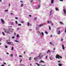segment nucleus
Instances as JSON below:
<instances>
[{
	"label": "nucleus",
	"mask_w": 66,
	"mask_h": 66,
	"mask_svg": "<svg viewBox=\"0 0 66 66\" xmlns=\"http://www.w3.org/2000/svg\"><path fill=\"white\" fill-rule=\"evenodd\" d=\"M11 57L13 56V54H11Z\"/></svg>",
	"instance_id": "412c9836"
},
{
	"label": "nucleus",
	"mask_w": 66,
	"mask_h": 66,
	"mask_svg": "<svg viewBox=\"0 0 66 66\" xmlns=\"http://www.w3.org/2000/svg\"><path fill=\"white\" fill-rule=\"evenodd\" d=\"M7 44L8 45H10L11 44V42H8L7 43Z\"/></svg>",
	"instance_id": "9d476101"
},
{
	"label": "nucleus",
	"mask_w": 66,
	"mask_h": 66,
	"mask_svg": "<svg viewBox=\"0 0 66 66\" xmlns=\"http://www.w3.org/2000/svg\"><path fill=\"white\" fill-rule=\"evenodd\" d=\"M53 1H54V0H51V3H53Z\"/></svg>",
	"instance_id": "1a4fd4ad"
},
{
	"label": "nucleus",
	"mask_w": 66,
	"mask_h": 66,
	"mask_svg": "<svg viewBox=\"0 0 66 66\" xmlns=\"http://www.w3.org/2000/svg\"><path fill=\"white\" fill-rule=\"evenodd\" d=\"M30 66H32V64H30Z\"/></svg>",
	"instance_id": "69168bd1"
},
{
	"label": "nucleus",
	"mask_w": 66,
	"mask_h": 66,
	"mask_svg": "<svg viewBox=\"0 0 66 66\" xmlns=\"http://www.w3.org/2000/svg\"><path fill=\"white\" fill-rule=\"evenodd\" d=\"M0 39L1 40H2V38H0Z\"/></svg>",
	"instance_id": "49530a36"
},
{
	"label": "nucleus",
	"mask_w": 66,
	"mask_h": 66,
	"mask_svg": "<svg viewBox=\"0 0 66 66\" xmlns=\"http://www.w3.org/2000/svg\"><path fill=\"white\" fill-rule=\"evenodd\" d=\"M21 23H24V21H22L21 22Z\"/></svg>",
	"instance_id": "b1692460"
},
{
	"label": "nucleus",
	"mask_w": 66,
	"mask_h": 66,
	"mask_svg": "<svg viewBox=\"0 0 66 66\" xmlns=\"http://www.w3.org/2000/svg\"><path fill=\"white\" fill-rule=\"evenodd\" d=\"M60 33H61V31H58L57 34H58V35H59V34H60Z\"/></svg>",
	"instance_id": "423d86ee"
},
{
	"label": "nucleus",
	"mask_w": 66,
	"mask_h": 66,
	"mask_svg": "<svg viewBox=\"0 0 66 66\" xmlns=\"http://www.w3.org/2000/svg\"><path fill=\"white\" fill-rule=\"evenodd\" d=\"M56 59H62V56H60L59 55L57 54L56 56Z\"/></svg>",
	"instance_id": "f257e3e1"
},
{
	"label": "nucleus",
	"mask_w": 66,
	"mask_h": 66,
	"mask_svg": "<svg viewBox=\"0 0 66 66\" xmlns=\"http://www.w3.org/2000/svg\"><path fill=\"white\" fill-rule=\"evenodd\" d=\"M14 35H15V36L16 35V33L14 32Z\"/></svg>",
	"instance_id": "8fccbe9b"
},
{
	"label": "nucleus",
	"mask_w": 66,
	"mask_h": 66,
	"mask_svg": "<svg viewBox=\"0 0 66 66\" xmlns=\"http://www.w3.org/2000/svg\"><path fill=\"white\" fill-rule=\"evenodd\" d=\"M63 12H64V13L65 14H66V10H63Z\"/></svg>",
	"instance_id": "6e6552de"
},
{
	"label": "nucleus",
	"mask_w": 66,
	"mask_h": 66,
	"mask_svg": "<svg viewBox=\"0 0 66 66\" xmlns=\"http://www.w3.org/2000/svg\"><path fill=\"white\" fill-rule=\"evenodd\" d=\"M5 47L6 48H7V47H7V46H5Z\"/></svg>",
	"instance_id": "e433bc0d"
},
{
	"label": "nucleus",
	"mask_w": 66,
	"mask_h": 66,
	"mask_svg": "<svg viewBox=\"0 0 66 66\" xmlns=\"http://www.w3.org/2000/svg\"><path fill=\"white\" fill-rule=\"evenodd\" d=\"M62 47L63 49H64V46L63 44L62 45Z\"/></svg>",
	"instance_id": "0eeeda50"
},
{
	"label": "nucleus",
	"mask_w": 66,
	"mask_h": 66,
	"mask_svg": "<svg viewBox=\"0 0 66 66\" xmlns=\"http://www.w3.org/2000/svg\"><path fill=\"white\" fill-rule=\"evenodd\" d=\"M3 64H6V63H5V62H3Z\"/></svg>",
	"instance_id": "37998d69"
},
{
	"label": "nucleus",
	"mask_w": 66,
	"mask_h": 66,
	"mask_svg": "<svg viewBox=\"0 0 66 66\" xmlns=\"http://www.w3.org/2000/svg\"><path fill=\"white\" fill-rule=\"evenodd\" d=\"M38 8H39V7H40V5L38 6Z\"/></svg>",
	"instance_id": "de8ad7c7"
},
{
	"label": "nucleus",
	"mask_w": 66,
	"mask_h": 66,
	"mask_svg": "<svg viewBox=\"0 0 66 66\" xmlns=\"http://www.w3.org/2000/svg\"><path fill=\"white\" fill-rule=\"evenodd\" d=\"M50 44L51 45H52V43L51 42H50Z\"/></svg>",
	"instance_id": "c9c22d12"
},
{
	"label": "nucleus",
	"mask_w": 66,
	"mask_h": 66,
	"mask_svg": "<svg viewBox=\"0 0 66 66\" xmlns=\"http://www.w3.org/2000/svg\"><path fill=\"white\" fill-rule=\"evenodd\" d=\"M49 22H50V21H48V23H49Z\"/></svg>",
	"instance_id": "3c124183"
},
{
	"label": "nucleus",
	"mask_w": 66,
	"mask_h": 66,
	"mask_svg": "<svg viewBox=\"0 0 66 66\" xmlns=\"http://www.w3.org/2000/svg\"><path fill=\"white\" fill-rule=\"evenodd\" d=\"M31 59H32V58L31 57H30L29 58V60H31Z\"/></svg>",
	"instance_id": "9b49d317"
},
{
	"label": "nucleus",
	"mask_w": 66,
	"mask_h": 66,
	"mask_svg": "<svg viewBox=\"0 0 66 66\" xmlns=\"http://www.w3.org/2000/svg\"><path fill=\"white\" fill-rule=\"evenodd\" d=\"M35 19H36V18H35Z\"/></svg>",
	"instance_id": "680f3d73"
},
{
	"label": "nucleus",
	"mask_w": 66,
	"mask_h": 66,
	"mask_svg": "<svg viewBox=\"0 0 66 66\" xmlns=\"http://www.w3.org/2000/svg\"><path fill=\"white\" fill-rule=\"evenodd\" d=\"M53 50H55V48H53Z\"/></svg>",
	"instance_id": "0e129e2a"
},
{
	"label": "nucleus",
	"mask_w": 66,
	"mask_h": 66,
	"mask_svg": "<svg viewBox=\"0 0 66 66\" xmlns=\"http://www.w3.org/2000/svg\"><path fill=\"white\" fill-rule=\"evenodd\" d=\"M5 12H8V10H5Z\"/></svg>",
	"instance_id": "dca6fc26"
},
{
	"label": "nucleus",
	"mask_w": 66,
	"mask_h": 66,
	"mask_svg": "<svg viewBox=\"0 0 66 66\" xmlns=\"http://www.w3.org/2000/svg\"><path fill=\"white\" fill-rule=\"evenodd\" d=\"M9 30L11 32H13V30H14V29H11L10 28H9Z\"/></svg>",
	"instance_id": "20e7f679"
},
{
	"label": "nucleus",
	"mask_w": 66,
	"mask_h": 66,
	"mask_svg": "<svg viewBox=\"0 0 66 66\" xmlns=\"http://www.w3.org/2000/svg\"><path fill=\"white\" fill-rule=\"evenodd\" d=\"M39 1V2H40V0H38Z\"/></svg>",
	"instance_id": "4d7b16f0"
},
{
	"label": "nucleus",
	"mask_w": 66,
	"mask_h": 66,
	"mask_svg": "<svg viewBox=\"0 0 66 66\" xmlns=\"http://www.w3.org/2000/svg\"><path fill=\"white\" fill-rule=\"evenodd\" d=\"M36 64H37V65L38 66H39V64H38V63H36Z\"/></svg>",
	"instance_id": "c85d7f7f"
},
{
	"label": "nucleus",
	"mask_w": 66,
	"mask_h": 66,
	"mask_svg": "<svg viewBox=\"0 0 66 66\" xmlns=\"http://www.w3.org/2000/svg\"><path fill=\"white\" fill-rule=\"evenodd\" d=\"M14 49V47H12V48H11V50H13V49Z\"/></svg>",
	"instance_id": "f3484780"
},
{
	"label": "nucleus",
	"mask_w": 66,
	"mask_h": 66,
	"mask_svg": "<svg viewBox=\"0 0 66 66\" xmlns=\"http://www.w3.org/2000/svg\"><path fill=\"white\" fill-rule=\"evenodd\" d=\"M15 42H17V43L19 42L17 40H15Z\"/></svg>",
	"instance_id": "ea45409f"
},
{
	"label": "nucleus",
	"mask_w": 66,
	"mask_h": 66,
	"mask_svg": "<svg viewBox=\"0 0 66 66\" xmlns=\"http://www.w3.org/2000/svg\"><path fill=\"white\" fill-rule=\"evenodd\" d=\"M10 40L8 39L6 40V43H9L10 42Z\"/></svg>",
	"instance_id": "39448f33"
},
{
	"label": "nucleus",
	"mask_w": 66,
	"mask_h": 66,
	"mask_svg": "<svg viewBox=\"0 0 66 66\" xmlns=\"http://www.w3.org/2000/svg\"><path fill=\"white\" fill-rule=\"evenodd\" d=\"M7 33H9V31H8L7 32Z\"/></svg>",
	"instance_id": "864d4df0"
},
{
	"label": "nucleus",
	"mask_w": 66,
	"mask_h": 66,
	"mask_svg": "<svg viewBox=\"0 0 66 66\" xmlns=\"http://www.w3.org/2000/svg\"><path fill=\"white\" fill-rule=\"evenodd\" d=\"M19 56V57H22V55H20Z\"/></svg>",
	"instance_id": "5701e85b"
},
{
	"label": "nucleus",
	"mask_w": 66,
	"mask_h": 66,
	"mask_svg": "<svg viewBox=\"0 0 66 66\" xmlns=\"http://www.w3.org/2000/svg\"><path fill=\"white\" fill-rule=\"evenodd\" d=\"M1 21L2 22V23L4 24V23H5V22H4V20H3L2 19H1Z\"/></svg>",
	"instance_id": "7ed1b4c3"
},
{
	"label": "nucleus",
	"mask_w": 66,
	"mask_h": 66,
	"mask_svg": "<svg viewBox=\"0 0 66 66\" xmlns=\"http://www.w3.org/2000/svg\"><path fill=\"white\" fill-rule=\"evenodd\" d=\"M49 29L50 30H51V28H50V26L49 27Z\"/></svg>",
	"instance_id": "2f4dec72"
},
{
	"label": "nucleus",
	"mask_w": 66,
	"mask_h": 66,
	"mask_svg": "<svg viewBox=\"0 0 66 66\" xmlns=\"http://www.w3.org/2000/svg\"><path fill=\"white\" fill-rule=\"evenodd\" d=\"M48 52H50V50H48Z\"/></svg>",
	"instance_id": "052dcab7"
},
{
	"label": "nucleus",
	"mask_w": 66,
	"mask_h": 66,
	"mask_svg": "<svg viewBox=\"0 0 66 66\" xmlns=\"http://www.w3.org/2000/svg\"><path fill=\"white\" fill-rule=\"evenodd\" d=\"M60 29V28H57V31H58V29Z\"/></svg>",
	"instance_id": "a19ab883"
},
{
	"label": "nucleus",
	"mask_w": 66,
	"mask_h": 66,
	"mask_svg": "<svg viewBox=\"0 0 66 66\" xmlns=\"http://www.w3.org/2000/svg\"><path fill=\"white\" fill-rule=\"evenodd\" d=\"M4 66V65L3 64H2L1 65V66Z\"/></svg>",
	"instance_id": "09e8293b"
},
{
	"label": "nucleus",
	"mask_w": 66,
	"mask_h": 66,
	"mask_svg": "<svg viewBox=\"0 0 66 66\" xmlns=\"http://www.w3.org/2000/svg\"><path fill=\"white\" fill-rule=\"evenodd\" d=\"M15 19H18V18L16 17L15 18Z\"/></svg>",
	"instance_id": "72a5a7b5"
},
{
	"label": "nucleus",
	"mask_w": 66,
	"mask_h": 66,
	"mask_svg": "<svg viewBox=\"0 0 66 66\" xmlns=\"http://www.w3.org/2000/svg\"><path fill=\"white\" fill-rule=\"evenodd\" d=\"M24 54H26V52L24 51Z\"/></svg>",
	"instance_id": "a18cd8bd"
},
{
	"label": "nucleus",
	"mask_w": 66,
	"mask_h": 66,
	"mask_svg": "<svg viewBox=\"0 0 66 66\" xmlns=\"http://www.w3.org/2000/svg\"><path fill=\"white\" fill-rule=\"evenodd\" d=\"M41 63H45V62H44V61H43L42 60H41Z\"/></svg>",
	"instance_id": "f8f14e48"
},
{
	"label": "nucleus",
	"mask_w": 66,
	"mask_h": 66,
	"mask_svg": "<svg viewBox=\"0 0 66 66\" xmlns=\"http://www.w3.org/2000/svg\"><path fill=\"white\" fill-rule=\"evenodd\" d=\"M58 63H61V61H60L59 60L58 61Z\"/></svg>",
	"instance_id": "7c9ffc66"
},
{
	"label": "nucleus",
	"mask_w": 66,
	"mask_h": 66,
	"mask_svg": "<svg viewBox=\"0 0 66 66\" xmlns=\"http://www.w3.org/2000/svg\"><path fill=\"white\" fill-rule=\"evenodd\" d=\"M18 26H21V24H18Z\"/></svg>",
	"instance_id": "2eb2a0df"
},
{
	"label": "nucleus",
	"mask_w": 66,
	"mask_h": 66,
	"mask_svg": "<svg viewBox=\"0 0 66 66\" xmlns=\"http://www.w3.org/2000/svg\"><path fill=\"white\" fill-rule=\"evenodd\" d=\"M63 40V38H61V41H62Z\"/></svg>",
	"instance_id": "58836bf2"
},
{
	"label": "nucleus",
	"mask_w": 66,
	"mask_h": 66,
	"mask_svg": "<svg viewBox=\"0 0 66 66\" xmlns=\"http://www.w3.org/2000/svg\"><path fill=\"white\" fill-rule=\"evenodd\" d=\"M48 58V55H47L46 57V59H47V58Z\"/></svg>",
	"instance_id": "cd10ccee"
},
{
	"label": "nucleus",
	"mask_w": 66,
	"mask_h": 66,
	"mask_svg": "<svg viewBox=\"0 0 66 66\" xmlns=\"http://www.w3.org/2000/svg\"><path fill=\"white\" fill-rule=\"evenodd\" d=\"M55 9L56 11H58V9L57 8H56Z\"/></svg>",
	"instance_id": "bb28decb"
},
{
	"label": "nucleus",
	"mask_w": 66,
	"mask_h": 66,
	"mask_svg": "<svg viewBox=\"0 0 66 66\" xmlns=\"http://www.w3.org/2000/svg\"><path fill=\"white\" fill-rule=\"evenodd\" d=\"M7 54H8V55L9 54V53H7Z\"/></svg>",
	"instance_id": "bf43d9fd"
},
{
	"label": "nucleus",
	"mask_w": 66,
	"mask_h": 66,
	"mask_svg": "<svg viewBox=\"0 0 66 66\" xmlns=\"http://www.w3.org/2000/svg\"><path fill=\"white\" fill-rule=\"evenodd\" d=\"M15 23L16 24H17L18 23V22L17 21H15Z\"/></svg>",
	"instance_id": "393cba45"
},
{
	"label": "nucleus",
	"mask_w": 66,
	"mask_h": 66,
	"mask_svg": "<svg viewBox=\"0 0 66 66\" xmlns=\"http://www.w3.org/2000/svg\"><path fill=\"white\" fill-rule=\"evenodd\" d=\"M52 25L53 26V23H52Z\"/></svg>",
	"instance_id": "13d9d810"
},
{
	"label": "nucleus",
	"mask_w": 66,
	"mask_h": 66,
	"mask_svg": "<svg viewBox=\"0 0 66 66\" xmlns=\"http://www.w3.org/2000/svg\"><path fill=\"white\" fill-rule=\"evenodd\" d=\"M21 2H22V3H23V1H20Z\"/></svg>",
	"instance_id": "603ef678"
},
{
	"label": "nucleus",
	"mask_w": 66,
	"mask_h": 66,
	"mask_svg": "<svg viewBox=\"0 0 66 66\" xmlns=\"http://www.w3.org/2000/svg\"><path fill=\"white\" fill-rule=\"evenodd\" d=\"M44 26V25H43V24H41L39 26V27H41L42 26Z\"/></svg>",
	"instance_id": "4468645a"
},
{
	"label": "nucleus",
	"mask_w": 66,
	"mask_h": 66,
	"mask_svg": "<svg viewBox=\"0 0 66 66\" xmlns=\"http://www.w3.org/2000/svg\"><path fill=\"white\" fill-rule=\"evenodd\" d=\"M23 4H22L21 5V7H23Z\"/></svg>",
	"instance_id": "aec40b11"
},
{
	"label": "nucleus",
	"mask_w": 66,
	"mask_h": 66,
	"mask_svg": "<svg viewBox=\"0 0 66 66\" xmlns=\"http://www.w3.org/2000/svg\"><path fill=\"white\" fill-rule=\"evenodd\" d=\"M19 30V28H18L17 29V30Z\"/></svg>",
	"instance_id": "e2e57ef3"
},
{
	"label": "nucleus",
	"mask_w": 66,
	"mask_h": 66,
	"mask_svg": "<svg viewBox=\"0 0 66 66\" xmlns=\"http://www.w3.org/2000/svg\"><path fill=\"white\" fill-rule=\"evenodd\" d=\"M45 33L46 34H48V32H47V31H46L45 32Z\"/></svg>",
	"instance_id": "473e14b6"
},
{
	"label": "nucleus",
	"mask_w": 66,
	"mask_h": 66,
	"mask_svg": "<svg viewBox=\"0 0 66 66\" xmlns=\"http://www.w3.org/2000/svg\"><path fill=\"white\" fill-rule=\"evenodd\" d=\"M11 15H12V14H13V13H11Z\"/></svg>",
	"instance_id": "338daca9"
},
{
	"label": "nucleus",
	"mask_w": 66,
	"mask_h": 66,
	"mask_svg": "<svg viewBox=\"0 0 66 66\" xmlns=\"http://www.w3.org/2000/svg\"><path fill=\"white\" fill-rule=\"evenodd\" d=\"M19 65L20 66H22V65H23V64H20Z\"/></svg>",
	"instance_id": "6ab92c4d"
},
{
	"label": "nucleus",
	"mask_w": 66,
	"mask_h": 66,
	"mask_svg": "<svg viewBox=\"0 0 66 66\" xmlns=\"http://www.w3.org/2000/svg\"><path fill=\"white\" fill-rule=\"evenodd\" d=\"M60 23H61V24H63V23L62 22H60Z\"/></svg>",
	"instance_id": "4c0bfd02"
},
{
	"label": "nucleus",
	"mask_w": 66,
	"mask_h": 66,
	"mask_svg": "<svg viewBox=\"0 0 66 66\" xmlns=\"http://www.w3.org/2000/svg\"><path fill=\"white\" fill-rule=\"evenodd\" d=\"M59 0L60 1H62V2L63 1V0Z\"/></svg>",
	"instance_id": "c03bdc74"
},
{
	"label": "nucleus",
	"mask_w": 66,
	"mask_h": 66,
	"mask_svg": "<svg viewBox=\"0 0 66 66\" xmlns=\"http://www.w3.org/2000/svg\"><path fill=\"white\" fill-rule=\"evenodd\" d=\"M22 61V59H21V60H20V61H21H21Z\"/></svg>",
	"instance_id": "5fc2aeb1"
},
{
	"label": "nucleus",
	"mask_w": 66,
	"mask_h": 66,
	"mask_svg": "<svg viewBox=\"0 0 66 66\" xmlns=\"http://www.w3.org/2000/svg\"><path fill=\"white\" fill-rule=\"evenodd\" d=\"M41 34L42 35H44V33L43 32H42Z\"/></svg>",
	"instance_id": "c756f323"
},
{
	"label": "nucleus",
	"mask_w": 66,
	"mask_h": 66,
	"mask_svg": "<svg viewBox=\"0 0 66 66\" xmlns=\"http://www.w3.org/2000/svg\"><path fill=\"white\" fill-rule=\"evenodd\" d=\"M10 5H11V4H9V6H10Z\"/></svg>",
	"instance_id": "6e6d98bb"
},
{
	"label": "nucleus",
	"mask_w": 66,
	"mask_h": 66,
	"mask_svg": "<svg viewBox=\"0 0 66 66\" xmlns=\"http://www.w3.org/2000/svg\"><path fill=\"white\" fill-rule=\"evenodd\" d=\"M19 34L17 35H16V37L18 38V37H19Z\"/></svg>",
	"instance_id": "ddd939ff"
},
{
	"label": "nucleus",
	"mask_w": 66,
	"mask_h": 66,
	"mask_svg": "<svg viewBox=\"0 0 66 66\" xmlns=\"http://www.w3.org/2000/svg\"><path fill=\"white\" fill-rule=\"evenodd\" d=\"M52 35H51V37H52Z\"/></svg>",
	"instance_id": "774afa93"
},
{
	"label": "nucleus",
	"mask_w": 66,
	"mask_h": 66,
	"mask_svg": "<svg viewBox=\"0 0 66 66\" xmlns=\"http://www.w3.org/2000/svg\"><path fill=\"white\" fill-rule=\"evenodd\" d=\"M29 24H30V23H29V22H28V26H29Z\"/></svg>",
	"instance_id": "4be33fe9"
},
{
	"label": "nucleus",
	"mask_w": 66,
	"mask_h": 66,
	"mask_svg": "<svg viewBox=\"0 0 66 66\" xmlns=\"http://www.w3.org/2000/svg\"><path fill=\"white\" fill-rule=\"evenodd\" d=\"M51 12H52V10H51L50 12V16L51 15Z\"/></svg>",
	"instance_id": "a878e982"
},
{
	"label": "nucleus",
	"mask_w": 66,
	"mask_h": 66,
	"mask_svg": "<svg viewBox=\"0 0 66 66\" xmlns=\"http://www.w3.org/2000/svg\"><path fill=\"white\" fill-rule=\"evenodd\" d=\"M2 33L3 35H4L5 34H4V32H2Z\"/></svg>",
	"instance_id": "a211bd4d"
},
{
	"label": "nucleus",
	"mask_w": 66,
	"mask_h": 66,
	"mask_svg": "<svg viewBox=\"0 0 66 66\" xmlns=\"http://www.w3.org/2000/svg\"><path fill=\"white\" fill-rule=\"evenodd\" d=\"M12 39H14V38H15V37H14V36H13L12 37Z\"/></svg>",
	"instance_id": "f704fd0d"
},
{
	"label": "nucleus",
	"mask_w": 66,
	"mask_h": 66,
	"mask_svg": "<svg viewBox=\"0 0 66 66\" xmlns=\"http://www.w3.org/2000/svg\"><path fill=\"white\" fill-rule=\"evenodd\" d=\"M29 17H31L32 15H29Z\"/></svg>",
	"instance_id": "79ce46f5"
},
{
	"label": "nucleus",
	"mask_w": 66,
	"mask_h": 66,
	"mask_svg": "<svg viewBox=\"0 0 66 66\" xmlns=\"http://www.w3.org/2000/svg\"><path fill=\"white\" fill-rule=\"evenodd\" d=\"M40 55H41V54H39V55L37 57H35L34 58V60H36V59H37V58L38 57H40L39 58V59H42V56H42L41 57H40L39 56H40Z\"/></svg>",
	"instance_id": "f03ea898"
}]
</instances>
